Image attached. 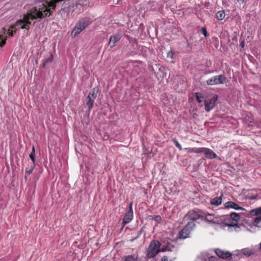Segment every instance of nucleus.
<instances>
[{"mask_svg":"<svg viewBox=\"0 0 261 261\" xmlns=\"http://www.w3.org/2000/svg\"><path fill=\"white\" fill-rule=\"evenodd\" d=\"M63 0H50V1L37 0L36 6L32 8L29 12L24 15L22 19L18 20L12 28L25 29L29 30L31 24L30 20L41 19L49 17L55 10L57 4Z\"/></svg>","mask_w":261,"mask_h":261,"instance_id":"1","label":"nucleus"},{"mask_svg":"<svg viewBox=\"0 0 261 261\" xmlns=\"http://www.w3.org/2000/svg\"><path fill=\"white\" fill-rule=\"evenodd\" d=\"M161 243L158 240H153L150 243L146 251V255L148 258L155 256L159 252L171 251L174 247L172 245L167 244L166 246H163L160 249Z\"/></svg>","mask_w":261,"mask_h":261,"instance_id":"2","label":"nucleus"},{"mask_svg":"<svg viewBox=\"0 0 261 261\" xmlns=\"http://www.w3.org/2000/svg\"><path fill=\"white\" fill-rule=\"evenodd\" d=\"M240 219V216L236 213H232L229 216L223 219H220V224H223V226H228L229 228H233L236 231L239 229L238 226V221Z\"/></svg>","mask_w":261,"mask_h":261,"instance_id":"3","label":"nucleus"},{"mask_svg":"<svg viewBox=\"0 0 261 261\" xmlns=\"http://www.w3.org/2000/svg\"><path fill=\"white\" fill-rule=\"evenodd\" d=\"M248 214L251 216H256L253 224L255 226L261 227V206L249 211Z\"/></svg>","mask_w":261,"mask_h":261,"instance_id":"4","label":"nucleus"},{"mask_svg":"<svg viewBox=\"0 0 261 261\" xmlns=\"http://www.w3.org/2000/svg\"><path fill=\"white\" fill-rule=\"evenodd\" d=\"M97 93L98 89L94 88L90 92L86 98L85 107H87L89 111L92 108L94 100L97 96Z\"/></svg>","mask_w":261,"mask_h":261,"instance_id":"5","label":"nucleus"},{"mask_svg":"<svg viewBox=\"0 0 261 261\" xmlns=\"http://www.w3.org/2000/svg\"><path fill=\"white\" fill-rule=\"evenodd\" d=\"M226 78L223 75L220 74L214 76L206 81L207 85H216L219 84H223L226 83Z\"/></svg>","mask_w":261,"mask_h":261,"instance_id":"6","label":"nucleus"},{"mask_svg":"<svg viewBox=\"0 0 261 261\" xmlns=\"http://www.w3.org/2000/svg\"><path fill=\"white\" fill-rule=\"evenodd\" d=\"M132 202L130 203L129 205V210L125 213L124 218L123 219L122 223L124 225L128 223H129L133 218V212L132 208Z\"/></svg>","mask_w":261,"mask_h":261,"instance_id":"7","label":"nucleus"},{"mask_svg":"<svg viewBox=\"0 0 261 261\" xmlns=\"http://www.w3.org/2000/svg\"><path fill=\"white\" fill-rule=\"evenodd\" d=\"M215 253L218 257L223 259L230 260L232 257V254L228 251H224L220 249H216L215 250Z\"/></svg>","mask_w":261,"mask_h":261,"instance_id":"8","label":"nucleus"},{"mask_svg":"<svg viewBox=\"0 0 261 261\" xmlns=\"http://www.w3.org/2000/svg\"><path fill=\"white\" fill-rule=\"evenodd\" d=\"M218 96L217 95L214 96V97L207 101H205L204 106L205 110L207 112H209L215 106L216 102L217 100Z\"/></svg>","mask_w":261,"mask_h":261,"instance_id":"9","label":"nucleus"},{"mask_svg":"<svg viewBox=\"0 0 261 261\" xmlns=\"http://www.w3.org/2000/svg\"><path fill=\"white\" fill-rule=\"evenodd\" d=\"M121 38V35L119 33H116L114 35L110 36L108 42V45L110 48L114 47L117 42H118Z\"/></svg>","mask_w":261,"mask_h":261,"instance_id":"10","label":"nucleus"},{"mask_svg":"<svg viewBox=\"0 0 261 261\" xmlns=\"http://www.w3.org/2000/svg\"><path fill=\"white\" fill-rule=\"evenodd\" d=\"M187 217L189 219L194 222V221L198 220V219L203 217V216L201 215L200 212L194 210H191L187 214Z\"/></svg>","mask_w":261,"mask_h":261,"instance_id":"11","label":"nucleus"},{"mask_svg":"<svg viewBox=\"0 0 261 261\" xmlns=\"http://www.w3.org/2000/svg\"><path fill=\"white\" fill-rule=\"evenodd\" d=\"M224 206L226 208H233L236 210H244V208L241 206H240L237 203L232 201H228L224 204Z\"/></svg>","mask_w":261,"mask_h":261,"instance_id":"12","label":"nucleus"},{"mask_svg":"<svg viewBox=\"0 0 261 261\" xmlns=\"http://www.w3.org/2000/svg\"><path fill=\"white\" fill-rule=\"evenodd\" d=\"M82 32V22L79 21L71 32V36L76 37Z\"/></svg>","mask_w":261,"mask_h":261,"instance_id":"13","label":"nucleus"},{"mask_svg":"<svg viewBox=\"0 0 261 261\" xmlns=\"http://www.w3.org/2000/svg\"><path fill=\"white\" fill-rule=\"evenodd\" d=\"M205 220L214 224H220V220L217 219L213 215L208 214L205 216Z\"/></svg>","mask_w":261,"mask_h":261,"instance_id":"14","label":"nucleus"},{"mask_svg":"<svg viewBox=\"0 0 261 261\" xmlns=\"http://www.w3.org/2000/svg\"><path fill=\"white\" fill-rule=\"evenodd\" d=\"M204 155L206 158L209 159H213L217 157V154L212 150L207 148H206Z\"/></svg>","mask_w":261,"mask_h":261,"instance_id":"15","label":"nucleus"},{"mask_svg":"<svg viewBox=\"0 0 261 261\" xmlns=\"http://www.w3.org/2000/svg\"><path fill=\"white\" fill-rule=\"evenodd\" d=\"M190 232L191 231L185 226L180 232V238L186 239L188 238Z\"/></svg>","mask_w":261,"mask_h":261,"instance_id":"16","label":"nucleus"},{"mask_svg":"<svg viewBox=\"0 0 261 261\" xmlns=\"http://www.w3.org/2000/svg\"><path fill=\"white\" fill-rule=\"evenodd\" d=\"M240 252L246 256H250L254 254L252 249L248 248H243L240 250Z\"/></svg>","mask_w":261,"mask_h":261,"instance_id":"17","label":"nucleus"},{"mask_svg":"<svg viewBox=\"0 0 261 261\" xmlns=\"http://www.w3.org/2000/svg\"><path fill=\"white\" fill-rule=\"evenodd\" d=\"M222 203L221 196L215 197L211 200V204L215 206H219Z\"/></svg>","mask_w":261,"mask_h":261,"instance_id":"18","label":"nucleus"},{"mask_svg":"<svg viewBox=\"0 0 261 261\" xmlns=\"http://www.w3.org/2000/svg\"><path fill=\"white\" fill-rule=\"evenodd\" d=\"M216 17L219 20H222L225 18V13L224 11H219L216 13Z\"/></svg>","mask_w":261,"mask_h":261,"instance_id":"19","label":"nucleus"},{"mask_svg":"<svg viewBox=\"0 0 261 261\" xmlns=\"http://www.w3.org/2000/svg\"><path fill=\"white\" fill-rule=\"evenodd\" d=\"M53 60V57L52 54H50L49 57H48L43 62L42 64V67L43 68H45L46 65L49 63H51Z\"/></svg>","mask_w":261,"mask_h":261,"instance_id":"20","label":"nucleus"},{"mask_svg":"<svg viewBox=\"0 0 261 261\" xmlns=\"http://www.w3.org/2000/svg\"><path fill=\"white\" fill-rule=\"evenodd\" d=\"M29 156H30V159L32 161L33 164H35V147L34 146H33V147H32V151L31 153L30 154Z\"/></svg>","mask_w":261,"mask_h":261,"instance_id":"21","label":"nucleus"},{"mask_svg":"<svg viewBox=\"0 0 261 261\" xmlns=\"http://www.w3.org/2000/svg\"><path fill=\"white\" fill-rule=\"evenodd\" d=\"M195 226V223L193 221L188 222V224L185 226V227L190 231H191Z\"/></svg>","mask_w":261,"mask_h":261,"instance_id":"22","label":"nucleus"},{"mask_svg":"<svg viewBox=\"0 0 261 261\" xmlns=\"http://www.w3.org/2000/svg\"><path fill=\"white\" fill-rule=\"evenodd\" d=\"M206 148L205 147H200L195 148L194 150L195 153H203L204 154V152L205 151Z\"/></svg>","mask_w":261,"mask_h":261,"instance_id":"23","label":"nucleus"},{"mask_svg":"<svg viewBox=\"0 0 261 261\" xmlns=\"http://www.w3.org/2000/svg\"><path fill=\"white\" fill-rule=\"evenodd\" d=\"M172 141L174 143L175 145L176 146V147L177 148H178L179 150L182 149V146H181V145L179 143L178 141L175 138H173L172 139Z\"/></svg>","mask_w":261,"mask_h":261,"instance_id":"24","label":"nucleus"},{"mask_svg":"<svg viewBox=\"0 0 261 261\" xmlns=\"http://www.w3.org/2000/svg\"><path fill=\"white\" fill-rule=\"evenodd\" d=\"M206 257L204 258V261H215L216 257L213 256H210L208 254H205Z\"/></svg>","mask_w":261,"mask_h":261,"instance_id":"25","label":"nucleus"},{"mask_svg":"<svg viewBox=\"0 0 261 261\" xmlns=\"http://www.w3.org/2000/svg\"><path fill=\"white\" fill-rule=\"evenodd\" d=\"M124 261H137V257L133 255H129L126 257Z\"/></svg>","mask_w":261,"mask_h":261,"instance_id":"26","label":"nucleus"},{"mask_svg":"<svg viewBox=\"0 0 261 261\" xmlns=\"http://www.w3.org/2000/svg\"><path fill=\"white\" fill-rule=\"evenodd\" d=\"M196 97L197 102L198 103H201L202 102V96L201 95L199 94V93H196Z\"/></svg>","mask_w":261,"mask_h":261,"instance_id":"27","label":"nucleus"},{"mask_svg":"<svg viewBox=\"0 0 261 261\" xmlns=\"http://www.w3.org/2000/svg\"><path fill=\"white\" fill-rule=\"evenodd\" d=\"M201 33L205 36L207 37L208 36V33L207 32L206 29L205 28H202L201 29Z\"/></svg>","mask_w":261,"mask_h":261,"instance_id":"28","label":"nucleus"},{"mask_svg":"<svg viewBox=\"0 0 261 261\" xmlns=\"http://www.w3.org/2000/svg\"><path fill=\"white\" fill-rule=\"evenodd\" d=\"M258 197V195L257 194H256L255 195H253V196H250V195H248V198L250 200H254V199H256V198Z\"/></svg>","mask_w":261,"mask_h":261,"instance_id":"29","label":"nucleus"},{"mask_svg":"<svg viewBox=\"0 0 261 261\" xmlns=\"http://www.w3.org/2000/svg\"><path fill=\"white\" fill-rule=\"evenodd\" d=\"M34 166L33 167H32L31 169H29V170H27L25 171V173H26L27 175H29V174H30L31 173H32V171H33V169H34Z\"/></svg>","mask_w":261,"mask_h":261,"instance_id":"30","label":"nucleus"},{"mask_svg":"<svg viewBox=\"0 0 261 261\" xmlns=\"http://www.w3.org/2000/svg\"><path fill=\"white\" fill-rule=\"evenodd\" d=\"M174 54L172 51H169L167 54V57L170 59L173 58Z\"/></svg>","mask_w":261,"mask_h":261,"instance_id":"31","label":"nucleus"},{"mask_svg":"<svg viewBox=\"0 0 261 261\" xmlns=\"http://www.w3.org/2000/svg\"><path fill=\"white\" fill-rule=\"evenodd\" d=\"M185 150L188 151V152H194L195 149L191 148H186Z\"/></svg>","mask_w":261,"mask_h":261,"instance_id":"32","label":"nucleus"},{"mask_svg":"<svg viewBox=\"0 0 261 261\" xmlns=\"http://www.w3.org/2000/svg\"><path fill=\"white\" fill-rule=\"evenodd\" d=\"M154 219L158 222H159L161 220V218L160 216H156L154 217Z\"/></svg>","mask_w":261,"mask_h":261,"instance_id":"33","label":"nucleus"},{"mask_svg":"<svg viewBox=\"0 0 261 261\" xmlns=\"http://www.w3.org/2000/svg\"><path fill=\"white\" fill-rule=\"evenodd\" d=\"M15 32V31H14V33ZM8 33L9 34V35L11 36H13V35H14V32L12 30H11L10 29L9 30V32H8Z\"/></svg>","mask_w":261,"mask_h":261,"instance_id":"34","label":"nucleus"},{"mask_svg":"<svg viewBox=\"0 0 261 261\" xmlns=\"http://www.w3.org/2000/svg\"><path fill=\"white\" fill-rule=\"evenodd\" d=\"M162 261H168V258L166 256H164L162 258Z\"/></svg>","mask_w":261,"mask_h":261,"instance_id":"35","label":"nucleus"},{"mask_svg":"<svg viewBox=\"0 0 261 261\" xmlns=\"http://www.w3.org/2000/svg\"><path fill=\"white\" fill-rule=\"evenodd\" d=\"M6 43V40H2L1 41H0V46H3L4 45H5Z\"/></svg>","mask_w":261,"mask_h":261,"instance_id":"36","label":"nucleus"},{"mask_svg":"<svg viewBox=\"0 0 261 261\" xmlns=\"http://www.w3.org/2000/svg\"><path fill=\"white\" fill-rule=\"evenodd\" d=\"M89 22H83V30L88 24Z\"/></svg>","mask_w":261,"mask_h":261,"instance_id":"37","label":"nucleus"},{"mask_svg":"<svg viewBox=\"0 0 261 261\" xmlns=\"http://www.w3.org/2000/svg\"><path fill=\"white\" fill-rule=\"evenodd\" d=\"M237 2L240 4H243L245 3V0H237Z\"/></svg>","mask_w":261,"mask_h":261,"instance_id":"38","label":"nucleus"},{"mask_svg":"<svg viewBox=\"0 0 261 261\" xmlns=\"http://www.w3.org/2000/svg\"><path fill=\"white\" fill-rule=\"evenodd\" d=\"M244 41H242L241 43V46L242 48H243L244 47Z\"/></svg>","mask_w":261,"mask_h":261,"instance_id":"39","label":"nucleus"},{"mask_svg":"<svg viewBox=\"0 0 261 261\" xmlns=\"http://www.w3.org/2000/svg\"><path fill=\"white\" fill-rule=\"evenodd\" d=\"M88 4V2H86L85 3V2H83V5H87Z\"/></svg>","mask_w":261,"mask_h":261,"instance_id":"40","label":"nucleus"},{"mask_svg":"<svg viewBox=\"0 0 261 261\" xmlns=\"http://www.w3.org/2000/svg\"><path fill=\"white\" fill-rule=\"evenodd\" d=\"M77 145H75V149L76 152H77Z\"/></svg>","mask_w":261,"mask_h":261,"instance_id":"41","label":"nucleus"},{"mask_svg":"<svg viewBox=\"0 0 261 261\" xmlns=\"http://www.w3.org/2000/svg\"><path fill=\"white\" fill-rule=\"evenodd\" d=\"M260 248L261 249V243H260Z\"/></svg>","mask_w":261,"mask_h":261,"instance_id":"42","label":"nucleus"},{"mask_svg":"<svg viewBox=\"0 0 261 261\" xmlns=\"http://www.w3.org/2000/svg\"><path fill=\"white\" fill-rule=\"evenodd\" d=\"M64 10V9H61V10H60V11H62V10Z\"/></svg>","mask_w":261,"mask_h":261,"instance_id":"43","label":"nucleus"}]
</instances>
